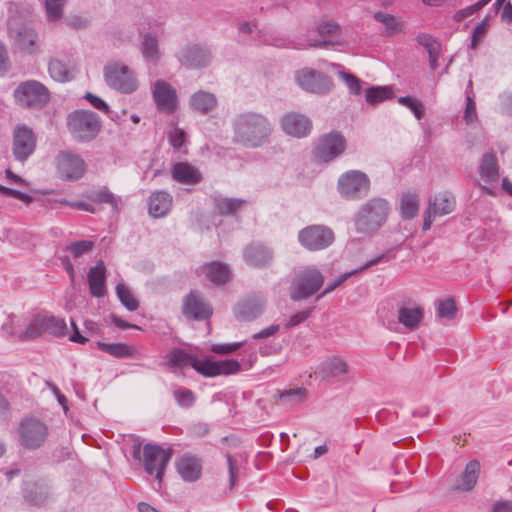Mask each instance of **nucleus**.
<instances>
[{
    "label": "nucleus",
    "instance_id": "nucleus-3",
    "mask_svg": "<svg viewBox=\"0 0 512 512\" xmlns=\"http://www.w3.org/2000/svg\"><path fill=\"white\" fill-rule=\"evenodd\" d=\"M67 127L77 141L89 142L99 134L102 122L97 113L79 109L68 114Z\"/></svg>",
    "mask_w": 512,
    "mask_h": 512
},
{
    "label": "nucleus",
    "instance_id": "nucleus-6",
    "mask_svg": "<svg viewBox=\"0 0 512 512\" xmlns=\"http://www.w3.org/2000/svg\"><path fill=\"white\" fill-rule=\"evenodd\" d=\"M106 84L123 94H131L138 88V81L134 72L124 64L110 63L104 67Z\"/></svg>",
    "mask_w": 512,
    "mask_h": 512
},
{
    "label": "nucleus",
    "instance_id": "nucleus-31",
    "mask_svg": "<svg viewBox=\"0 0 512 512\" xmlns=\"http://www.w3.org/2000/svg\"><path fill=\"white\" fill-rule=\"evenodd\" d=\"M479 173L485 182H495L499 178V165L494 153H485L481 159Z\"/></svg>",
    "mask_w": 512,
    "mask_h": 512
},
{
    "label": "nucleus",
    "instance_id": "nucleus-33",
    "mask_svg": "<svg viewBox=\"0 0 512 512\" xmlns=\"http://www.w3.org/2000/svg\"><path fill=\"white\" fill-rule=\"evenodd\" d=\"M423 318V309L402 306L398 310V321L410 330L416 329Z\"/></svg>",
    "mask_w": 512,
    "mask_h": 512
},
{
    "label": "nucleus",
    "instance_id": "nucleus-18",
    "mask_svg": "<svg viewBox=\"0 0 512 512\" xmlns=\"http://www.w3.org/2000/svg\"><path fill=\"white\" fill-rule=\"evenodd\" d=\"M85 161L77 154L61 152L58 157V170L66 180H78L85 172Z\"/></svg>",
    "mask_w": 512,
    "mask_h": 512
},
{
    "label": "nucleus",
    "instance_id": "nucleus-64",
    "mask_svg": "<svg viewBox=\"0 0 512 512\" xmlns=\"http://www.w3.org/2000/svg\"><path fill=\"white\" fill-rule=\"evenodd\" d=\"M491 512H512V501L511 500L496 501L491 507Z\"/></svg>",
    "mask_w": 512,
    "mask_h": 512
},
{
    "label": "nucleus",
    "instance_id": "nucleus-23",
    "mask_svg": "<svg viewBox=\"0 0 512 512\" xmlns=\"http://www.w3.org/2000/svg\"><path fill=\"white\" fill-rule=\"evenodd\" d=\"M171 177L185 185H197L203 180L200 170L188 162L175 163L171 168Z\"/></svg>",
    "mask_w": 512,
    "mask_h": 512
},
{
    "label": "nucleus",
    "instance_id": "nucleus-53",
    "mask_svg": "<svg viewBox=\"0 0 512 512\" xmlns=\"http://www.w3.org/2000/svg\"><path fill=\"white\" fill-rule=\"evenodd\" d=\"M398 103L407 107L414 116L420 120L425 115V108L421 101L410 97V96H402L398 98Z\"/></svg>",
    "mask_w": 512,
    "mask_h": 512
},
{
    "label": "nucleus",
    "instance_id": "nucleus-60",
    "mask_svg": "<svg viewBox=\"0 0 512 512\" xmlns=\"http://www.w3.org/2000/svg\"><path fill=\"white\" fill-rule=\"evenodd\" d=\"M311 309H307L304 311H300L294 315H292L289 320L286 322L285 327L287 329L293 328L301 323H303L305 320L309 318L311 315Z\"/></svg>",
    "mask_w": 512,
    "mask_h": 512
},
{
    "label": "nucleus",
    "instance_id": "nucleus-43",
    "mask_svg": "<svg viewBox=\"0 0 512 512\" xmlns=\"http://www.w3.org/2000/svg\"><path fill=\"white\" fill-rule=\"evenodd\" d=\"M45 333L64 337L67 334V325L64 319L55 316H43Z\"/></svg>",
    "mask_w": 512,
    "mask_h": 512
},
{
    "label": "nucleus",
    "instance_id": "nucleus-59",
    "mask_svg": "<svg viewBox=\"0 0 512 512\" xmlns=\"http://www.w3.org/2000/svg\"><path fill=\"white\" fill-rule=\"evenodd\" d=\"M464 120L467 124H471L477 120L476 105L473 97L467 96Z\"/></svg>",
    "mask_w": 512,
    "mask_h": 512
},
{
    "label": "nucleus",
    "instance_id": "nucleus-57",
    "mask_svg": "<svg viewBox=\"0 0 512 512\" xmlns=\"http://www.w3.org/2000/svg\"><path fill=\"white\" fill-rule=\"evenodd\" d=\"M339 76L343 79L345 84L347 85L350 93L354 95H359L361 93V80L355 75L348 72H340Z\"/></svg>",
    "mask_w": 512,
    "mask_h": 512
},
{
    "label": "nucleus",
    "instance_id": "nucleus-54",
    "mask_svg": "<svg viewBox=\"0 0 512 512\" xmlns=\"http://www.w3.org/2000/svg\"><path fill=\"white\" fill-rule=\"evenodd\" d=\"M490 1L491 0H479L478 2H476L473 5H470L468 7L458 10L453 16L454 21H456V22L463 21L465 18L475 14L476 12L481 10L483 7L488 5Z\"/></svg>",
    "mask_w": 512,
    "mask_h": 512
},
{
    "label": "nucleus",
    "instance_id": "nucleus-52",
    "mask_svg": "<svg viewBox=\"0 0 512 512\" xmlns=\"http://www.w3.org/2000/svg\"><path fill=\"white\" fill-rule=\"evenodd\" d=\"M94 247V242L91 240H80L70 243L65 247V250L70 252L74 259L89 253Z\"/></svg>",
    "mask_w": 512,
    "mask_h": 512
},
{
    "label": "nucleus",
    "instance_id": "nucleus-56",
    "mask_svg": "<svg viewBox=\"0 0 512 512\" xmlns=\"http://www.w3.org/2000/svg\"><path fill=\"white\" fill-rule=\"evenodd\" d=\"M416 41L426 49L427 53H430V51L441 50V43L430 34L419 33L416 37Z\"/></svg>",
    "mask_w": 512,
    "mask_h": 512
},
{
    "label": "nucleus",
    "instance_id": "nucleus-7",
    "mask_svg": "<svg viewBox=\"0 0 512 512\" xmlns=\"http://www.w3.org/2000/svg\"><path fill=\"white\" fill-rule=\"evenodd\" d=\"M18 435L20 446L27 450H36L45 443L48 437V427L35 417H27L19 423Z\"/></svg>",
    "mask_w": 512,
    "mask_h": 512
},
{
    "label": "nucleus",
    "instance_id": "nucleus-24",
    "mask_svg": "<svg viewBox=\"0 0 512 512\" xmlns=\"http://www.w3.org/2000/svg\"><path fill=\"white\" fill-rule=\"evenodd\" d=\"M211 60L210 51L202 46H188L182 50L180 62L187 68H200L208 65Z\"/></svg>",
    "mask_w": 512,
    "mask_h": 512
},
{
    "label": "nucleus",
    "instance_id": "nucleus-9",
    "mask_svg": "<svg viewBox=\"0 0 512 512\" xmlns=\"http://www.w3.org/2000/svg\"><path fill=\"white\" fill-rule=\"evenodd\" d=\"M324 276L316 268H306L297 275L290 286V297L294 301L314 295L323 285Z\"/></svg>",
    "mask_w": 512,
    "mask_h": 512
},
{
    "label": "nucleus",
    "instance_id": "nucleus-40",
    "mask_svg": "<svg viewBox=\"0 0 512 512\" xmlns=\"http://www.w3.org/2000/svg\"><path fill=\"white\" fill-rule=\"evenodd\" d=\"M480 471V463L477 460L469 461L462 474V485L460 487L463 491H470L477 483Z\"/></svg>",
    "mask_w": 512,
    "mask_h": 512
},
{
    "label": "nucleus",
    "instance_id": "nucleus-29",
    "mask_svg": "<svg viewBox=\"0 0 512 512\" xmlns=\"http://www.w3.org/2000/svg\"><path fill=\"white\" fill-rule=\"evenodd\" d=\"M190 106L194 111L204 115L216 108L217 99L214 94L201 90L191 96Z\"/></svg>",
    "mask_w": 512,
    "mask_h": 512
},
{
    "label": "nucleus",
    "instance_id": "nucleus-35",
    "mask_svg": "<svg viewBox=\"0 0 512 512\" xmlns=\"http://www.w3.org/2000/svg\"><path fill=\"white\" fill-rule=\"evenodd\" d=\"M49 497V488L45 484L33 483L25 489V499L33 505L41 506Z\"/></svg>",
    "mask_w": 512,
    "mask_h": 512
},
{
    "label": "nucleus",
    "instance_id": "nucleus-49",
    "mask_svg": "<svg viewBox=\"0 0 512 512\" xmlns=\"http://www.w3.org/2000/svg\"><path fill=\"white\" fill-rule=\"evenodd\" d=\"M457 307L453 298H446L437 301V316L439 318L452 320L456 317Z\"/></svg>",
    "mask_w": 512,
    "mask_h": 512
},
{
    "label": "nucleus",
    "instance_id": "nucleus-30",
    "mask_svg": "<svg viewBox=\"0 0 512 512\" xmlns=\"http://www.w3.org/2000/svg\"><path fill=\"white\" fill-rule=\"evenodd\" d=\"M96 347L100 351L119 359L132 358L138 354L135 347L126 343H105L98 341L96 342Z\"/></svg>",
    "mask_w": 512,
    "mask_h": 512
},
{
    "label": "nucleus",
    "instance_id": "nucleus-10",
    "mask_svg": "<svg viewBox=\"0 0 512 512\" xmlns=\"http://www.w3.org/2000/svg\"><path fill=\"white\" fill-rule=\"evenodd\" d=\"M172 458L171 449L165 450L160 445L147 443L143 447V465L147 474L155 475L161 482L165 469Z\"/></svg>",
    "mask_w": 512,
    "mask_h": 512
},
{
    "label": "nucleus",
    "instance_id": "nucleus-34",
    "mask_svg": "<svg viewBox=\"0 0 512 512\" xmlns=\"http://www.w3.org/2000/svg\"><path fill=\"white\" fill-rule=\"evenodd\" d=\"M320 371L324 378H336L348 372V365L339 357H331L321 364Z\"/></svg>",
    "mask_w": 512,
    "mask_h": 512
},
{
    "label": "nucleus",
    "instance_id": "nucleus-5",
    "mask_svg": "<svg viewBox=\"0 0 512 512\" xmlns=\"http://www.w3.org/2000/svg\"><path fill=\"white\" fill-rule=\"evenodd\" d=\"M347 143L339 131H331L321 135L313 148V159L316 163H329L341 156Z\"/></svg>",
    "mask_w": 512,
    "mask_h": 512
},
{
    "label": "nucleus",
    "instance_id": "nucleus-16",
    "mask_svg": "<svg viewBox=\"0 0 512 512\" xmlns=\"http://www.w3.org/2000/svg\"><path fill=\"white\" fill-rule=\"evenodd\" d=\"M213 313L212 307L205 302L201 293L191 290L183 299L182 314L189 320L203 321Z\"/></svg>",
    "mask_w": 512,
    "mask_h": 512
},
{
    "label": "nucleus",
    "instance_id": "nucleus-25",
    "mask_svg": "<svg viewBox=\"0 0 512 512\" xmlns=\"http://www.w3.org/2000/svg\"><path fill=\"white\" fill-rule=\"evenodd\" d=\"M90 294L94 297H103L106 294V267L103 261L91 267L87 274Z\"/></svg>",
    "mask_w": 512,
    "mask_h": 512
},
{
    "label": "nucleus",
    "instance_id": "nucleus-48",
    "mask_svg": "<svg viewBox=\"0 0 512 512\" xmlns=\"http://www.w3.org/2000/svg\"><path fill=\"white\" fill-rule=\"evenodd\" d=\"M173 396L177 404L183 408L192 407L196 401L195 393L185 387H177L173 391Z\"/></svg>",
    "mask_w": 512,
    "mask_h": 512
},
{
    "label": "nucleus",
    "instance_id": "nucleus-41",
    "mask_svg": "<svg viewBox=\"0 0 512 512\" xmlns=\"http://www.w3.org/2000/svg\"><path fill=\"white\" fill-rule=\"evenodd\" d=\"M246 201L239 198H218L215 207L220 215H233L240 210Z\"/></svg>",
    "mask_w": 512,
    "mask_h": 512
},
{
    "label": "nucleus",
    "instance_id": "nucleus-4",
    "mask_svg": "<svg viewBox=\"0 0 512 512\" xmlns=\"http://www.w3.org/2000/svg\"><path fill=\"white\" fill-rule=\"evenodd\" d=\"M13 98L21 108L42 110L50 102L51 93L42 82L26 80L15 88Z\"/></svg>",
    "mask_w": 512,
    "mask_h": 512
},
{
    "label": "nucleus",
    "instance_id": "nucleus-45",
    "mask_svg": "<svg viewBox=\"0 0 512 512\" xmlns=\"http://www.w3.org/2000/svg\"><path fill=\"white\" fill-rule=\"evenodd\" d=\"M116 294L122 305L129 311H136L139 308V302L134 297L130 289L123 283L116 286Z\"/></svg>",
    "mask_w": 512,
    "mask_h": 512
},
{
    "label": "nucleus",
    "instance_id": "nucleus-44",
    "mask_svg": "<svg viewBox=\"0 0 512 512\" xmlns=\"http://www.w3.org/2000/svg\"><path fill=\"white\" fill-rule=\"evenodd\" d=\"M37 35L32 29L23 28L17 32L15 42L21 50L28 53L33 52L36 44Z\"/></svg>",
    "mask_w": 512,
    "mask_h": 512
},
{
    "label": "nucleus",
    "instance_id": "nucleus-15",
    "mask_svg": "<svg viewBox=\"0 0 512 512\" xmlns=\"http://www.w3.org/2000/svg\"><path fill=\"white\" fill-rule=\"evenodd\" d=\"M192 368L205 377H215L235 374L241 370V364L234 359L212 361L209 359L199 360L196 357Z\"/></svg>",
    "mask_w": 512,
    "mask_h": 512
},
{
    "label": "nucleus",
    "instance_id": "nucleus-12",
    "mask_svg": "<svg viewBox=\"0 0 512 512\" xmlns=\"http://www.w3.org/2000/svg\"><path fill=\"white\" fill-rule=\"evenodd\" d=\"M37 137L31 127L18 124L12 135V154L15 160L25 162L35 152Z\"/></svg>",
    "mask_w": 512,
    "mask_h": 512
},
{
    "label": "nucleus",
    "instance_id": "nucleus-21",
    "mask_svg": "<svg viewBox=\"0 0 512 512\" xmlns=\"http://www.w3.org/2000/svg\"><path fill=\"white\" fill-rule=\"evenodd\" d=\"M281 127L286 134L302 138L311 132L312 122L303 114L288 113L282 117Z\"/></svg>",
    "mask_w": 512,
    "mask_h": 512
},
{
    "label": "nucleus",
    "instance_id": "nucleus-28",
    "mask_svg": "<svg viewBox=\"0 0 512 512\" xmlns=\"http://www.w3.org/2000/svg\"><path fill=\"white\" fill-rule=\"evenodd\" d=\"M200 269L205 274L206 278L216 286L226 284L231 277V272L228 265L219 261H212L207 263Z\"/></svg>",
    "mask_w": 512,
    "mask_h": 512
},
{
    "label": "nucleus",
    "instance_id": "nucleus-50",
    "mask_svg": "<svg viewBox=\"0 0 512 512\" xmlns=\"http://www.w3.org/2000/svg\"><path fill=\"white\" fill-rule=\"evenodd\" d=\"M67 0H44L46 16L49 21H57L63 16Z\"/></svg>",
    "mask_w": 512,
    "mask_h": 512
},
{
    "label": "nucleus",
    "instance_id": "nucleus-42",
    "mask_svg": "<svg viewBox=\"0 0 512 512\" xmlns=\"http://www.w3.org/2000/svg\"><path fill=\"white\" fill-rule=\"evenodd\" d=\"M374 19L385 25L388 35H395L403 30V22L391 14L378 11L374 14Z\"/></svg>",
    "mask_w": 512,
    "mask_h": 512
},
{
    "label": "nucleus",
    "instance_id": "nucleus-36",
    "mask_svg": "<svg viewBox=\"0 0 512 512\" xmlns=\"http://www.w3.org/2000/svg\"><path fill=\"white\" fill-rule=\"evenodd\" d=\"M196 356L187 353L181 348H172L168 353L167 365L171 368H185L192 367L195 362Z\"/></svg>",
    "mask_w": 512,
    "mask_h": 512
},
{
    "label": "nucleus",
    "instance_id": "nucleus-61",
    "mask_svg": "<svg viewBox=\"0 0 512 512\" xmlns=\"http://www.w3.org/2000/svg\"><path fill=\"white\" fill-rule=\"evenodd\" d=\"M3 195L14 197L26 204H29L33 201L32 196L28 195L27 193H24L22 191H19L17 189L6 187V189H3Z\"/></svg>",
    "mask_w": 512,
    "mask_h": 512
},
{
    "label": "nucleus",
    "instance_id": "nucleus-14",
    "mask_svg": "<svg viewBox=\"0 0 512 512\" xmlns=\"http://www.w3.org/2000/svg\"><path fill=\"white\" fill-rule=\"evenodd\" d=\"M296 83L305 91L324 94L331 88V80L324 73L314 69H302L296 72Z\"/></svg>",
    "mask_w": 512,
    "mask_h": 512
},
{
    "label": "nucleus",
    "instance_id": "nucleus-27",
    "mask_svg": "<svg viewBox=\"0 0 512 512\" xmlns=\"http://www.w3.org/2000/svg\"><path fill=\"white\" fill-rule=\"evenodd\" d=\"M456 207V199L451 192H440L433 199L429 200L428 213L433 216H443L454 211Z\"/></svg>",
    "mask_w": 512,
    "mask_h": 512
},
{
    "label": "nucleus",
    "instance_id": "nucleus-19",
    "mask_svg": "<svg viewBox=\"0 0 512 512\" xmlns=\"http://www.w3.org/2000/svg\"><path fill=\"white\" fill-rule=\"evenodd\" d=\"M76 62L72 55L64 54L62 57H52L48 62L50 77L60 83L68 82L73 78Z\"/></svg>",
    "mask_w": 512,
    "mask_h": 512
},
{
    "label": "nucleus",
    "instance_id": "nucleus-51",
    "mask_svg": "<svg viewBox=\"0 0 512 512\" xmlns=\"http://www.w3.org/2000/svg\"><path fill=\"white\" fill-rule=\"evenodd\" d=\"M84 99H86L95 109L106 114L111 120H116L117 114L110 109L108 104L102 98L91 92H86Z\"/></svg>",
    "mask_w": 512,
    "mask_h": 512
},
{
    "label": "nucleus",
    "instance_id": "nucleus-55",
    "mask_svg": "<svg viewBox=\"0 0 512 512\" xmlns=\"http://www.w3.org/2000/svg\"><path fill=\"white\" fill-rule=\"evenodd\" d=\"M226 459L229 474V487L230 489H233L237 485L239 479V461L231 454H226Z\"/></svg>",
    "mask_w": 512,
    "mask_h": 512
},
{
    "label": "nucleus",
    "instance_id": "nucleus-62",
    "mask_svg": "<svg viewBox=\"0 0 512 512\" xmlns=\"http://www.w3.org/2000/svg\"><path fill=\"white\" fill-rule=\"evenodd\" d=\"M242 346L241 342L231 344L213 345L211 351L216 354H229L238 350Z\"/></svg>",
    "mask_w": 512,
    "mask_h": 512
},
{
    "label": "nucleus",
    "instance_id": "nucleus-26",
    "mask_svg": "<svg viewBox=\"0 0 512 512\" xmlns=\"http://www.w3.org/2000/svg\"><path fill=\"white\" fill-rule=\"evenodd\" d=\"M173 198L170 193L158 190L151 194L148 199L149 214L155 218L165 216L172 207Z\"/></svg>",
    "mask_w": 512,
    "mask_h": 512
},
{
    "label": "nucleus",
    "instance_id": "nucleus-47",
    "mask_svg": "<svg viewBox=\"0 0 512 512\" xmlns=\"http://www.w3.org/2000/svg\"><path fill=\"white\" fill-rule=\"evenodd\" d=\"M419 200L416 194H406L401 200V212L404 219H412L417 215Z\"/></svg>",
    "mask_w": 512,
    "mask_h": 512
},
{
    "label": "nucleus",
    "instance_id": "nucleus-58",
    "mask_svg": "<svg viewBox=\"0 0 512 512\" xmlns=\"http://www.w3.org/2000/svg\"><path fill=\"white\" fill-rule=\"evenodd\" d=\"M169 142L175 151L181 152L186 142L185 131L179 128L175 129L169 136Z\"/></svg>",
    "mask_w": 512,
    "mask_h": 512
},
{
    "label": "nucleus",
    "instance_id": "nucleus-20",
    "mask_svg": "<svg viewBox=\"0 0 512 512\" xmlns=\"http://www.w3.org/2000/svg\"><path fill=\"white\" fill-rule=\"evenodd\" d=\"M243 258L249 266L264 268L272 263L273 252L268 246L260 242H253L245 247Z\"/></svg>",
    "mask_w": 512,
    "mask_h": 512
},
{
    "label": "nucleus",
    "instance_id": "nucleus-37",
    "mask_svg": "<svg viewBox=\"0 0 512 512\" xmlns=\"http://www.w3.org/2000/svg\"><path fill=\"white\" fill-rule=\"evenodd\" d=\"M141 52L146 61L156 63L160 58L157 37L146 33L141 42Z\"/></svg>",
    "mask_w": 512,
    "mask_h": 512
},
{
    "label": "nucleus",
    "instance_id": "nucleus-13",
    "mask_svg": "<svg viewBox=\"0 0 512 512\" xmlns=\"http://www.w3.org/2000/svg\"><path fill=\"white\" fill-rule=\"evenodd\" d=\"M266 304L267 299L262 293H250L236 303L233 313L238 321L250 322L263 314Z\"/></svg>",
    "mask_w": 512,
    "mask_h": 512
},
{
    "label": "nucleus",
    "instance_id": "nucleus-39",
    "mask_svg": "<svg viewBox=\"0 0 512 512\" xmlns=\"http://www.w3.org/2000/svg\"><path fill=\"white\" fill-rule=\"evenodd\" d=\"M393 97V90L389 86H372L365 91V99L371 105L382 103Z\"/></svg>",
    "mask_w": 512,
    "mask_h": 512
},
{
    "label": "nucleus",
    "instance_id": "nucleus-17",
    "mask_svg": "<svg viewBox=\"0 0 512 512\" xmlns=\"http://www.w3.org/2000/svg\"><path fill=\"white\" fill-rule=\"evenodd\" d=\"M152 95L157 109L160 112L171 115L177 110V93L168 82L157 80L153 85Z\"/></svg>",
    "mask_w": 512,
    "mask_h": 512
},
{
    "label": "nucleus",
    "instance_id": "nucleus-46",
    "mask_svg": "<svg viewBox=\"0 0 512 512\" xmlns=\"http://www.w3.org/2000/svg\"><path fill=\"white\" fill-rule=\"evenodd\" d=\"M45 334L43 316H35L27 326L26 330L20 335L22 340H33Z\"/></svg>",
    "mask_w": 512,
    "mask_h": 512
},
{
    "label": "nucleus",
    "instance_id": "nucleus-11",
    "mask_svg": "<svg viewBox=\"0 0 512 512\" xmlns=\"http://www.w3.org/2000/svg\"><path fill=\"white\" fill-rule=\"evenodd\" d=\"M334 232L324 225H310L298 233V241L309 251H319L329 247L334 241Z\"/></svg>",
    "mask_w": 512,
    "mask_h": 512
},
{
    "label": "nucleus",
    "instance_id": "nucleus-1",
    "mask_svg": "<svg viewBox=\"0 0 512 512\" xmlns=\"http://www.w3.org/2000/svg\"><path fill=\"white\" fill-rule=\"evenodd\" d=\"M233 132L234 143L246 148H258L268 142L272 126L264 115L245 112L235 117Z\"/></svg>",
    "mask_w": 512,
    "mask_h": 512
},
{
    "label": "nucleus",
    "instance_id": "nucleus-32",
    "mask_svg": "<svg viewBox=\"0 0 512 512\" xmlns=\"http://www.w3.org/2000/svg\"><path fill=\"white\" fill-rule=\"evenodd\" d=\"M278 400L285 406H296L303 403L308 397V390L305 387H293L277 391Z\"/></svg>",
    "mask_w": 512,
    "mask_h": 512
},
{
    "label": "nucleus",
    "instance_id": "nucleus-22",
    "mask_svg": "<svg viewBox=\"0 0 512 512\" xmlns=\"http://www.w3.org/2000/svg\"><path fill=\"white\" fill-rule=\"evenodd\" d=\"M176 470L185 482H195L201 477L202 463L200 458L184 454L176 462Z\"/></svg>",
    "mask_w": 512,
    "mask_h": 512
},
{
    "label": "nucleus",
    "instance_id": "nucleus-2",
    "mask_svg": "<svg viewBox=\"0 0 512 512\" xmlns=\"http://www.w3.org/2000/svg\"><path fill=\"white\" fill-rule=\"evenodd\" d=\"M389 209V204L385 199H370L359 208L354 216L356 230L361 233L378 230L386 222Z\"/></svg>",
    "mask_w": 512,
    "mask_h": 512
},
{
    "label": "nucleus",
    "instance_id": "nucleus-38",
    "mask_svg": "<svg viewBox=\"0 0 512 512\" xmlns=\"http://www.w3.org/2000/svg\"><path fill=\"white\" fill-rule=\"evenodd\" d=\"M87 198L97 204H108L112 211L118 212L119 199L106 187L92 191Z\"/></svg>",
    "mask_w": 512,
    "mask_h": 512
},
{
    "label": "nucleus",
    "instance_id": "nucleus-63",
    "mask_svg": "<svg viewBox=\"0 0 512 512\" xmlns=\"http://www.w3.org/2000/svg\"><path fill=\"white\" fill-rule=\"evenodd\" d=\"M340 30L337 24L331 22H323L318 26V32L321 36L336 35Z\"/></svg>",
    "mask_w": 512,
    "mask_h": 512
},
{
    "label": "nucleus",
    "instance_id": "nucleus-8",
    "mask_svg": "<svg viewBox=\"0 0 512 512\" xmlns=\"http://www.w3.org/2000/svg\"><path fill=\"white\" fill-rule=\"evenodd\" d=\"M337 189L346 200H359L367 196L370 190V180L365 173L351 170L339 177Z\"/></svg>",
    "mask_w": 512,
    "mask_h": 512
}]
</instances>
